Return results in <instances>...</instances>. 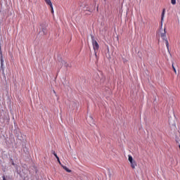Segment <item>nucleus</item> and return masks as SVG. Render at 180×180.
I'll return each instance as SVG.
<instances>
[{"label":"nucleus","mask_w":180,"mask_h":180,"mask_svg":"<svg viewBox=\"0 0 180 180\" xmlns=\"http://www.w3.org/2000/svg\"><path fill=\"white\" fill-rule=\"evenodd\" d=\"M179 148L180 149V145H179Z\"/></svg>","instance_id":"nucleus-18"},{"label":"nucleus","mask_w":180,"mask_h":180,"mask_svg":"<svg viewBox=\"0 0 180 180\" xmlns=\"http://www.w3.org/2000/svg\"><path fill=\"white\" fill-rule=\"evenodd\" d=\"M171 4H172V5H176V0H171Z\"/></svg>","instance_id":"nucleus-10"},{"label":"nucleus","mask_w":180,"mask_h":180,"mask_svg":"<svg viewBox=\"0 0 180 180\" xmlns=\"http://www.w3.org/2000/svg\"><path fill=\"white\" fill-rule=\"evenodd\" d=\"M4 58H2V56H1V59H0V63H1V69H2L3 71H4Z\"/></svg>","instance_id":"nucleus-6"},{"label":"nucleus","mask_w":180,"mask_h":180,"mask_svg":"<svg viewBox=\"0 0 180 180\" xmlns=\"http://www.w3.org/2000/svg\"><path fill=\"white\" fill-rule=\"evenodd\" d=\"M45 3L46 5L49 6L51 9V13L52 15L54 14V10H53V6L52 5L51 1V0H44Z\"/></svg>","instance_id":"nucleus-3"},{"label":"nucleus","mask_w":180,"mask_h":180,"mask_svg":"<svg viewBox=\"0 0 180 180\" xmlns=\"http://www.w3.org/2000/svg\"><path fill=\"white\" fill-rule=\"evenodd\" d=\"M53 155H54V156L56 157V159H58V156L57 155V154H56V153H55V152L53 153Z\"/></svg>","instance_id":"nucleus-14"},{"label":"nucleus","mask_w":180,"mask_h":180,"mask_svg":"<svg viewBox=\"0 0 180 180\" xmlns=\"http://www.w3.org/2000/svg\"><path fill=\"white\" fill-rule=\"evenodd\" d=\"M91 38L93 50H94L95 56H97V51H98V49L100 48V46L98 45L97 41L94 39V36L91 35Z\"/></svg>","instance_id":"nucleus-1"},{"label":"nucleus","mask_w":180,"mask_h":180,"mask_svg":"<svg viewBox=\"0 0 180 180\" xmlns=\"http://www.w3.org/2000/svg\"><path fill=\"white\" fill-rule=\"evenodd\" d=\"M129 163H131V167L132 169H136V167H137V163H136V160L129 162Z\"/></svg>","instance_id":"nucleus-5"},{"label":"nucleus","mask_w":180,"mask_h":180,"mask_svg":"<svg viewBox=\"0 0 180 180\" xmlns=\"http://www.w3.org/2000/svg\"><path fill=\"white\" fill-rule=\"evenodd\" d=\"M172 70H174V72L176 73V68H174V64H172Z\"/></svg>","instance_id":"nucleus-13"},{"label":"nucleus","mask_w":180,"mask_h":180,"mask_svg":"<svg viewBox=\"0 0 180 180\" xmlns=\"http://www.w3.org/2000/svg\"><path fill=\"white\" fill-rule=\"evenodd\" d=\"M42 32L44 34H47V31L46 30V28H42Z\"/></svg>","instance_id":"nucleus-11"},{"label":"nucleus","mask_w":180,"mask_h":180,"mask_svg":"<svg viewBox=\"0 0 180 180\" xmlns=\"http://www.w3.org/2000/svg\"><path fill=\"white\" fill-rule=\"evenodd\" d=\"M53 93L55 94L56 96H57V93H56L55 90H53Z\"/></svg>","instance_id":"nucleus-15"},{"label":"nucleus","mask_w":180,"mask_h":180,"mask_svg":"<svg viewBox=\"0 0 180 180\" xmlns=\"http://www.w3.org/2000/svg\"><path fill=\"white\" fill-rule=\"evenodd\" d=\"M61 167H63V169L65 170V172H68V173H70L72 172L71 169H68L67 167L64 165H62Z\"/></svg>","instance_id":"nucleus-8"},{"label":"nucleus","mask_w":180,"mask_h":180,"mask_svg":"<svg viewBox=\"0 0 180 180\" xmlns=\"http://www.w3.org/2000/svg\"><path fill=\"white\" fill-rule=\"evenodd\" d=\"M166 12V9H163V11H162V15H161V20L163 21L164 20V17H165V13Z\"/></svg>","instance_id":"nucleus-7"},{"label":"nucleus","mask_w":180,"mask_h":180,"mask_svg":"<svg viewBox=\"0 0 180 180\" xmlns=\"http://www.w3.org/2000/svg\"><path fill=\"white\" fill-rule=\"evenodd\" d=\"M0 54H2V52H1V51H0Z\"/></svg>","instance_id":"nucleus-17"},{"label":"nucleus","mask_w":180,"mask_h":180,"mask_svg":"<svg viewBox=\"0 0 180 180\" xmlns=\"http://www.w3.org/2000/svg\"><path fill=\"white\" fill-rule=\"evenodd\" d=\"M58 65H60V67L62 66H65L66 68L70 67V65L65 60H62L61 62H59Z\"/></svg>","instance_id":"nucleus-4"},{"label":"nucleus","mask_w":180,"mask_h":180,"mask_svg":"<svg viewBox=\"0 0 180 180\" xmlns=\"http://www.w3.org/2000/svg\"><path fill=\"white\" fill-rule=\"evenodd\" d=\"M166 28L164 29V32L161 33L160 37L163 41H165L166 48H167V51H169V43H168V40L167 39V34H166Z\"/></svg>","instance_id":"nucleus-2"},{"label":"nucleus","mask_w":180,"mask_h":180,"mask_svg":"<svg viewBox=\"0 0 180 180\" xmlns=\"http://www.w3.org/2000/svg\"><path fill=\"white\" fill-rule=\"evenodd\" d=\"M3 180H6L5 176H3Z\"/></svg>","instance_id":"nucleus-16"},{"label":"nucleus","mask_w":180,"mask_h":180,"mask_svg":"<svg viewBox=\"0 0 180 180\" xmlns=\"http://www.w3.org/2000/svg\"><path fill=\"white\" fill-rule=\"evenodd\" d=\"M56 160H58V164L60 165L61 167L63 166V165L61 164V162L60 160V158H58V159H56Z\"/></svg>","instance_id":"nucleus-12"},{"label":"nucleus","mask_w":180,"mask_h":180,"mask_svg":"<svg viewBox=\"0 0 180 180\" xmlns=\"http://www.w3.org/2000/svg\"><path fill=\"white\" fill-rule=\"evenodd\" d=\"M128 160L129 162H133V161H135L134 159H133V157L131 156L130 155H128Z\"/></svg>","instance_id":"nucleus-9"}]
</instances>
